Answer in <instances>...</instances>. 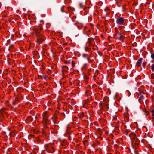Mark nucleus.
<instances>
[{
	"label": "nucleus",
	"instance_id": "nucleus-34",
	"mask_svg": "<svg viewBox=\"0 0 154 154\" xmlns=\"http://www.w3.org/2000/svg\"><path fill=\"white\" fill-rule=\"evenodd\" d=\"M65 13H66V11H65Z\"/></svg>",
	"mask_w": 154,
	"mask_h": 154
},
{
	"label": "nucleus",
	"instance_id": "nucleus-20",
	"mask_svg": "<svg viewBox=\"0 0 154 154\" xmlns=\"http://www.w3.org/2000/svg\"><path fill=\"white\" fill-rule=\"evenodd\" d=\"M151 57L153 59H154V54H151Z\"/></svg>",
	"mask_w": 154,
	"mask_h": 154
},
{
	"label": "nucleus",
	"instance_id": "nucleus-9",
	"mask_svg": "<svg viewBox=\"0 0 154 154\" xmlns=\"http://www.w3.org/2000/svg\"><path fill=\"white\" fill-rule=\"evenodd\" d=\"M142 58H140L136 63V66L138 67L141 66L142 63Z\"/></svg>",
	"mask_w": 154,
	"mask_h": 154
},
{
	"label": "nucleus",
	"instance_id": "nucleus-8",
	"mask_svg": "<svg viewBox=\"0 0 154 154\" xmlns=\"http://www.w3.org/2000/svg\"><path fill=\"white\" fill-rule=\"evenodd\" d=\"M42 116L44 119L45 122H46L48 121V116L47 113H44L42 114Z\"/></svg>",
	"mask_w": 154,
	"mask_h": 154
},
{
	"label": "nucleus",
	"instance_id": "nucleus-24",
	"mask_svg": "<svg viewBox=\"0 0 154 154\" xmlns=\"http://www.w3.org/2000/svg\"><path fill=\"white\" fill-rule=\"evenodd\" d=\"M69 108L71 109H72V107L71 106H68V109H69Z\"/></svg>",
	"mask_w": 154,
	"mask_h": 154
},
{
	"label": "nucleus",
	"instance_id": "nucleus-32",
	"mask_svg": "<svg viewBox=\"0 0 154 154\" xmlns=\"http://www.w3.org/2000/svg\"><path fill=\"white\" fill-rule=\"evenodd\" d=\"M68 129H69V127L68 126ZM69 133V131H68V133Z\"/></svg>",
	"mask_w": 154,
	"mask_h": 154
},
{
	"label": "nucleus",
	"instance_id": "nucleus-10",
	"mask_svg": "<svg viewBox=\"0 0 154 154\" xmlns=\"http://www.w3.org/2000/svg\"><path fill=\"white\" fill-rule=\"evenodd\" d=\"M68 64L71 65L72 67H74L75 66L74 62L71 59H69L68 61Z\"/></svg>",
	"mask_w": 154,
	"mask_h": 154
},
{
	"label": "nucleus",
	"instance_id": "nucleus-6",
	"mask_svg": "<svg viewBox=\"0 0 154 154\" xmlns=\"http://www.w3.org/2000/svg\"><path fill=\"white\" fill-rule=\"evenodd\" d=\"M116 36H117V39L119 40H123L124 38V37L122 35L121 33L120 32H118L116 33Z\"/></svg>",
	"mask_w": 154,
	"mask_h": 154
},
{
	"label": "nucleus",
	"instance_id": "nucleus-16",
	"mask_svg": "<svg viewBox=\"0 0 154 154\" xmlns=\"http://www.w3.org/2000/svg\"><path fill=\"white\" fill-rule=\"evenodd\" d=\"M151 69L152 71L154 72V63L152 64L151 65Z\"/></svg>",
	"mask_w": 154,
	"mask_h": 154
},
{
	"label": "nucleus",
	"instance_id": "nucleus-29",
	"mask_svg": "<svg viewBox=\"0 0 154 154\" xmlns=\"http://www.w3.org/2000/svg\"><path fill=\"white\" fill-rule=\"evenodd\" d=\"M116 119H117V118H116L115 117H114V118H113V119H114V120H116Z\"/></svg>",
	"mask_w": 154,
	"mask_h": 154
},
{
	"label": "nucleus",
	"instance_id": "nucleus-17",
	"mask_svg": "<svg viewBox=\"0 0 154 154\" xmlns=\"http://www.w3.org/2000/svg\"><path fill=\"white\" fill-rule=\"evenodd\" d=\"M64 6H63L60 8V11L61 12H63L64 11Z\"/></svg>",
	"mask_w": 154,
	"mask_h": 154
},
{
	"label": "nucleus",
	"instance_id": "nucleus-27",
	"mask_svg": "<svg viewBox=\"0 0 154 154\" xmlns=\"http://www.w3.org/2000/svg\"><path fill=\"white\" fill-rule=\"evenodd\" d=\"M62 116H63L64 117L65 116V115L64 113H62Z\"/></svg>",
	"mask_w": 154,
	"mask_h": 154
},
{
	"label": "nucleus",
	"instance_id": "nucleus-33",
	"mask_svg": "<svg viewBox=\"0 0 154 154\" xmlns=\"http://www.w3.org/2000/svg\"><path fill=\"white\" fill-rule=\"evenodd\" d=\"M65 134H66V135L67 134L66 133H65Z\"/></svg>",
	"mask_w": 154,
	"mask_h": 154
},
{
	"label": "nucleus",
	"instance_id": "nucleus-21",
	"mask_svg": "<svg viewBox=\"0 0 154 154\" xmlns=\"http://www.w3.org/2000/svg\"><path fill=\"white\" fill-rule=\"evenodd\" d=\"M47 77H48V76L47 75H44V79H46L47 78Z\"/></svg>",
	"mask_w": 154,
	"mask_h": 154
},
{
	"label": "nucleus",
	"instance_id": "nucleus-3",
	"mask_svg": "<svg viewBox=\"0 0 154 154\" xmlns=\"http://www.w3.org/2000/svg\"><path fill=\"white\" fill-rule=\"evenodd\" d=\"M125 21V19L122 17H118L116 20L117 24L119 26L123 25Z\"/></svg>",
	"mask_w": 154,
	"mask_h": 154
},
{
	"label": "nucleus",
	"instance_id": "nucleus-22",
	"mask_svg": "<svg viewBox=\"0 0 154 154\" xmlns=\"http://www.w3.org/2000/svg\"><path fill=\"white\" fill-rule=\"evenodd\" d=\"M118 32H119L117 30V29L116 28V31H115V33L116 34V33Z\"/></svg>",
	"mask_w": 154,
	"mask_h": 154
},
{
	"label": "nucleus",
	"instance_id": "nucleus-11",
	"mask_svg": "<svg viewBox=\"0 0 154 154\" xmlns=\"http://www.w3.org/2000/svg\"><path fill=\"white\" fill-rule=\"evenodd\" d=\"M128 114V113H125L124 114V118L125 120L126 121H129V117Z\"/></svg>",
	"mask_w": 154,
	"mask_h": 154
},
{
	"label": "nucleus",
	"instance_id": "nucleus-14",
	"mask_svg": "<svg viewBox=\"0 0 154 154\" xmlns=\"http://www.w3.org/2000/svg\"><path fill=\"white\" fill-rule=\"evenodd\" d=\"M151 79L152 81H154V73H152L151 74Z\"/></svg>",
	"mask_w": 154,
	"mask_h": 154
},
{
	"label": "nucleus",
	"instance_id": "nucleus-23",
	"mask_svg": "<svg viewBox=\"0 0 154 154\" xmlns=\"http://www.w3.org/2000/svg\"><path fill=\"white\" fill-rule=\"evenodd\" d=\"M79 6H80V8H82V7H83V5H82V4L81 3H80L79 4Z\"/></svg>",
	"mask_w": 154,
	"mask_h": 154
},
{
	"label": "nucleus",
	"instance_id": "nucleus-13",
	"mask_svg": "<svg viewBox=\"0 0 154 154\" xmlns=\"http://www.w3.org/2000/svg\"><path fill=\"white\" fill-rule=\"evenodd\" d=\"M70 10L71 12H72L74 10V8L71 6L68 7V11Z\"/></svg>",
	"mask_w": 154,
	"mask_h": 154
},
{
	"label": "nucleus",
	"instance_id": "nucleus-7",
	"mask_svg": "<svg viewBox=\"0 0 154 154\" xmlns=\"http://www.w3.org/2000/svg\"><path fill=\"white\" fill-rule=\"evenodd\" d=\"M94 41V39L92 38H89L88 40L87 43L89 46H91L93 45L92 43Z\"/></svg>",
	"mask_w": 154,
	"mask_h": 154
},
{
	"label": "nucleus",
	"instance_id": "nucleus-5",
	"mask_svg": "<svg viewBox=\"0 0 154 154\" xmlns=\"http://www.w3.org/2000/svg\"><path fill=\"white\" fill-rule=\"evenodd\" d=\"M67 69V66H64L62 67V75L64 76V77L65 78V76L67 75V71L66 69Z\"/></svg>",
	"mask_w": 154,
	"mask_h": 154
},
{
	"label": "nucleus",
	"instance_id": "nucleus-28",
	"mask_svg": "<svg viewBox=\"0 0 154 154\" xmlns=\"http://www.w3.org/2000/svg\"><path fill=\"white\" fill-rule=\"evenodd\" d=\"M68 139H71V136L70 135L69 137L68 136Z\"/></svg>",
	"mask_w": 154,
	"mask_h": 154
},
{
	"label": "nucleus",
	"instance_id": "nucleus-30",
	"mask_svg": "<svg viewBox=\"0 0 154 154\" xmlns=\"http://www.w3.org/2000/svg\"><path fill=\"white\" fill-rule=\"evenodd\" d=\"M71 1V0H68V3Z\"/></svg>",
	"mask_w": 154,
	"mask_h": 154
},
{
	"label": "nucleus",
	"instance_id": "nucleus-19",
	"mask_svg": "<svg viewBox=\"0 0 154 154\" xmlns=\"http://www.w3.org/2000/svg\"><path fill=\"white\" fill-rule=\"evenodd\" d=\"M146 64V62H143V63H142V66L143 68L145 67Z\"/></svg>",
	"mask_w": 154,
	"mask_h": 154
},
{
	"label": "nucleus",
	"instance_id": "nucleus-26",
	"mask_svg": "<svg viewBox=\"0 0 154 154\" xmlns=\"http://www.w3.org/2000/svg\"><path fill=\"white\" fill-rule=\"evenodd\" d=\"M103 119H100V123L103 121Z\"/></svg>",
	"mask_w": 154,
	"mask_h": 154
},
{
	"label": "nucleus",
	"instance_id": "nucleus-18",
	"mask_svg": "<svg viewBox=\"0 0 154 154\" xmlns=\"http://www.w3.org/2000/svg\"><path fill=\"white\" fill-rule=\"evenodd\" d=\"M150 112L151 113V115L152 116H154V110H152L150 111Z\"/></svg>",
	"mask_w": 154,
	"mask_h": 154
},
{
	"label": "nucleus",
	"instance_id": "nucleus-25",
	"mask_svg": "<svg viewBox=\"0 0 154 154\" xmlns=\"http://www.w3.org/2000/svg\"><path fill=\"white\" fill-rule=\"evenodd\" d=\"M146 115H148L149 113V112H148V111H146Z\"/></svg>",
	"mask_w": 154,
	"mask_h": 154
},
{
	"label": "nucleus",
	"instance_id": "nucleus-1",
	"mask_svg": "<svg viewBox=\"0 0 154 154\" xmlns=\"http://www.w3.org/2000/svg\"><path fill=\"white\" fill-rule=\"evenodd\" d=\"M42 26L41 25H40L35 29V33L37 37V39L36 40V42L39 44L41 43L45 40V38L44 35L40 33V31L42 30Z\"/></svg>",
	"mask_w": 154,
	"mask_h": 154
},
{
	"label": "nucleus",
	"instance_id": "nucleus-12",
	"mask_svg": "<svg viewBox=\"0 0 154 154\" xmlns=\"http://www.w3.org/2000/svg\"><path fill=\"white\" fill-rule=\"evenodd\" d=\"M83 57L84 58H86L88 60L89 59V56L87 54H83Z\"/></svg>",
	"mask_w": 154,
	"mask_h": 154
},
{
	"label": "nucleus",
	"instance_id": "nucleus-2",
	"mask_svg": "<svg viewBox=\"0 0 154 154\" xmlns=\"http://www.w3.org/2000/svg\"><path fill=\"white\" fill-rule=\"evenodd\" d=\"M130 137L133 140V143L135 144L137 146L140 143V141L137 137L136 134L134 133H132L130 135Z\"/></svg>",
	"mask_w": 154,
	"mask_h": 154
},
{
	"label": "nucleus",
	"instance_id": "nucleus-15",
	"mask_svg": "<svg viewBox=\"0 0 154 154\" xmlns=\"http://www.w3.org/2000/svg\"><path fill=\"white\" fill-rule=\"evenodd\" d=\"M85 50L86 51H89L90 49L88 47L85 46Z\"/></svg>",
	"mask_w": 154,
	"mask_h": 154
},
{
	"label": "nucleus",
	"instance_id": "nucleus-31",
	"mask_svg": "<svg viewBox=\"0 0 154 154\" xmlns=\"http://www.w3.org/2000/svg\"><path fill=\"white\" fill-rule=\"evenodd\" d=\"M64 63H67V62L66 61H65V60H64Z\"/></svg>",
	"mask_w": 154,
	"mask_h": 154
},
{
	"label": "nucleus",
	"instance_id": "nucleus-4",
	"mask_svg": "<svg viewBox=\"0 0 154 154\" xmlns=\"http://www.w3.org/2000/svg\"><path fill=\"white\" fill-rule=\"evenodd\" d=\"M137 96L139 100H141L143 99L145 96H146V95L143 91L139 92L138 93Z\"/></svg>",
	"mask_w": 154,
	"mask_h": 154
}]
</instances>
